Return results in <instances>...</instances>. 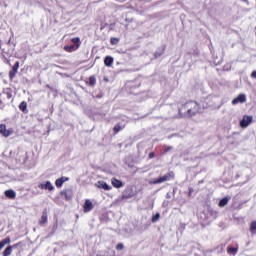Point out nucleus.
<instances>
[{
    "label": "nucleus",
    "mask_w": 256,
    "mask_h": 256,
    "mask_svg": "<svg viewBox=\"0 0 256 256\" xmlns=\"http://www.w3.org/2000/svg\"><path fill=\"white\" fill-rule=\"evenodd\" d=\"M199 114H201V104L195 100H187L178 106L180 119H193Z\"/></svg>",
    "instance_id": "f257e3e1"
},
{
    "label": "nucleus",
    "mask_w": 256,
    "mask_h": 256,
    "mask_svg": "<svg viewBox=\"0 0 256 256\" xmlns=\"http://www.w3.org/2000/svg\"><path fill=\"white\" fill-rule=\"evenodd\" d=\"M70 41L72 45H66L63 48L66 51V53H73L74 51H77L79 47H81V38L74 37V38H71Z\"/></svg>",
    "instance_id": "f03ea898"
},
{
    "label": "nucleus",
    "mask_w": 256,
    "mask_h": 256,
    "mask_svg": "<svg viewBox=\"0 0 256 256\" xmlns=\"http://www.w3.org/2000/svg\"><path fill=\"white\" fill-rule=\"evenodd\" d=\"M175 179V172L169 171L164 176H160L152 181L153 185H159L160 183H165Z\"/></svg>",
    "instance_id": "7ed1b4c3"
},
{
    "label": "nucleus",
    "mask_w": 256,
    "mask_h": 256,
    "mask_svg": "<svg viewBox=\"0 0 256 256\" xmlns=\"http://www.w3.org/2000/svg\"><path fill=\"white\" fill-rule=\"evenodd\" d=\"M14 133L15 130H13V128L7 129L5 124H0V135H2V137H11Z\"/></svg>",
    "instance_id": "20e7f679"
},
{
    "label": "nucleus",
    "mask_w": 256,
    "mask_h": 256,
    "mask_svg": "<svg viewBox=\"0 0 256 256\" xmlns=\"http://www.w3.org/2000/svg\"><path fill=\"white\" fill-rule=\"evenodd\" d=\"M251 123H253V116H243L242 120L240 121V127H242V129H247V127H249V125H251Z\"/></svg>",
    "instance_id": "39448f33"
},
{
    "label": "nucleus",
    "mask_w": 256,
    "mask_h": 256,
    "mask_svg": "<svg viewBox=\"0 0 256 256\" xmlns=\"http://www.w3.org/2000/svg\"><path fill=\"white\" fill-rule=\"evenodd\" d=\"M38 187L45 191H55V186L50 181L43 182Z\"/></svg>",
    "instance_id": "423d86ee"
},
{
    "label": "nucleus",
    "mask_w": 256,
    "mask_h": 256,
    "mask_svg": "<svg viewBox=\"0 0 256 256\" xmlns=\"http://www.w3.org/2000/svg\"><path fill=\"white\" fill-rule=\"evenodd\" d=\"M133 197H135V192L133 191V188H126L122 194V199H131Z\"/></svg>",
    "instance_id": "0eeeda50"
},
{
    "label": "nucleus",
    "mask_w": 256,
    "mask_h": 256,
    "mask_svg": "<svg viewBox=\"0 0 256 256\" xmlns=\"http://www.w3.org/2000/svg\"><path fill=\"white\" fill-rule=\"evenodd\" d=\"M19 71V61H17L12 69L9 71V79H11V81H13V79H15V75H17V72Z\"/></svg>",
    "instance_id": "6e6552de"
},
{
    "label": "nucleus",
    "mask_w": 256,
    "mask_h": 256,
    "mask_svg": "<svg viewBox=\"0 0 256 256\" xmlns=\"http://www.w3.org/2000/svg\"><path fill=\"white\" fill-rule=\"evenodd\" d=\"M247 101V96L245 94H239L236 98L232 100V105H239V103H245Z\"/></svg>",
    "instance_id": "1a4fd4ad"
},
{
    "label": "nucleus",
    "mask_w": 256,
    "mask_h": 256,
    "mask_svg": "<svg viewBox=\"0 0 256 256\" xmlns=\"http://www.w3.org/2000/svg\"><path fill=\"white\" fill-rule=\"evenodd\" d=\"M60 195L66 199V201H71L73 199V190L67 189L61 191Z\"/></svg>",
    "instance_id": "9d476101"
},
{
    "label": "nucleus",
    "mask_w": 256,
    "mask_h": 256,
    "mask_svg": "<svg viewBox=\"0 0 256 256\" xmlns=\"http://www.w3.org/2000/svg\"><path fill=\"white\" fill-rule=\"evenodd\" d=\"M83 211L84 213H89V211H93V202H91V200H85V203L83 205Z\"/></svg>",
    "instance_id": "9b49d317"
},
{
    "label": "nucleus",
    "mask_w": 256,
    "mask_h": 256,
    "mask_svg": "<svg viewBox=\"0 0 256 256\" xmlns=\"http://www.w3.org/2000/svg\"><path fill=\"white\" fill-rule=\"evenodd\" d=\"M96 185L98 189H104V191H111V186L105 181H98V184Z\"/></svg>",
    "instance_id": "f8f14e48"
},
{
    "label": "nucleus",
    "mask_w": 256,
    "mask_h": 256,
    "mask_svg": "<svg viewBox=\"0 0 256 256\" xmlns=\"http://www.w3.org/2000/svg\"><path fill=\"white\" fill-rule=\"evenodd\" d=\"M65 181H69V178L67 177H61L56 179L55 181V185L58 189H61V187H63V183H65Z\"/></svg>",
    "instance_id": "ddd939ff"
},
{
    "label": "nucleus",
    "mask_w": 256,
    "mask_h": 256,
    "mask_svg": "<svg viewBox=\"0 0 256 256\" xmlns=\"http://www.w3.org/2000/svg\"><path fill=\"white\" fill-rule=\"evenodd\" d=\"M111 183H112L113 187H115L116 189H121V187H123V181H121L117 178H112Z\"/></svg>",
    "instance_id": "4468645a"
},
{
    "label": "nucleus",
    "mask_w": 256,
    "mask_h": 256,
    "mask_svg": "<svg viewBox=\"0 0 256 256\" xmlns=\"http://www.w3.org/2000/svg\"><path fill=\"white\" fill-rule=\"evenodd\" d=\"M237 253H239V245H236V247H232V246L227 247L228 255H236Z\"/></svg>",
    "instance_id": "2eb2a0df"
},
{
    "label": "nucleus",
    "mask_w": 256,
    "mask_h": 256,
    "mask_svg": "<svg viewBox=\"0 0 256 256\" xmlns=\"http://www.w3.org/2000/svg\"><path fill=\"white\" fill-rule=\"evenodd\" d=\"M47 221H48L47 210H44L42 212V216H41V219L39 221V224L40 225H46Z\"/></svg>",
    "instance_id": "dca6fc26"
},
{
    "label": "nucleus",
    "mask_w": 256,
    "mask_h": 256,
    "mask_svg": "<svg viewBox=\"0 0 256 256\" xmlns=\"http://www.w3.org/2000/svg\"><path fill=\"white\" fill-rule=\"evenodd\" d=\"M4 195L8 198V199H15V197H17V194L13 191V190H6L4 192Z\"/></svg>",
    "instance_id": "f3484780"
},
{
    "label": "nucleus",
    "mask_w": 256,
    "mask_h": 256,
    "mask_svg": "<svg viewBox=\"0 0 256 256\" xmlns=\"http://www.w3.org/2000/svg\"><path fill=\"white\" fill-rule=\"evenodd\" d=\"M230 200H231V197L222 198L218 203V207H225L229 203Z\"/></svg>",
    "instance_id": "a211bd4d"
},
{
    "label": "nucleus",
    "mask_w": 256,
    "mask_h": 256,
    "mask_svg": "<svg viewBox=\"0 0 256 256\" xmlns=\"http://www.w3.org/2000/svg\"><path fill=\"white\" fill-rule=\"evenodd\" d=\"M86 85H89L90 87H95V85H97V78L95 76H90L89 81L86 82Z\"/></svg>",
    "instance_id": "6ab92c4d"
},
{
    "label": "nucleus",
    "mask_w": 256,
    "mask_h": 256,
    "mask_svg": "<svg viewBox=\"0 0 256 256\" xmlns=\"http://www.w3.org/2000/svg\"><path fill=\"white\" fill-rule=\"evenodd\" d=\"M98 256H117L115 250L108 248L103 255L98 254Z\"/></svg>",
    "instance_id": "aec40b11"
},
{
    "label": "nucleus",
    "mask_w": 256,
    "mask_h": 256,
    "mask_svg": "<svg viewBox=\"0 0 256 256\" xmlns=\"http://www.w3.org/2000/svg\"><path fill=\"white\" fill-rule=\"evenodd\" d=\"M11 243V237H6L2 241H0V251L5 247V245H9Z\"/></svg>",
    "instance_id": "412c9836"
},
{
    "label": "nucleus",
    "mask_w": 256,
    "mask_h": 256,
    "mask_svg": "<svg viewBox=\"0 0 256 256\" xmlns=\"http://www.w3.org/2000/svg\"><path fill=\"white\" fill-rule=\"evenodd\" d=\"M104 65H106V67H111V65H113V57L106 56L104 59Z\"/></svg>",
    "instance_id": "4be33fe9"
},
{
    "label": "nucleus",
    "mask_w": 256,
    "mask_h": 256,
    "mask_svg": "<svg viewBox=\"0 0 256 256\" xmlns=\"http://www.w3.org/2000/svg\"><path fill=\"white\" fill-rule=\"evenodd\" d=\"M13 253V247L7 246L5 250L3 251V256H10Z\"/></svg>",
    "instance_id": "5701e85b"
},
{
    "label": "nucleus",
    "mask_w": 256,
    "mask_h": 256,
    "mask_svg": "<svg viewBox=\"0 0 256 256\" xmlns=\"http://www.w3.org/2000/svg\"><path fill=\"white\" fill-rule=\"evenodd\" d=\"M18 107L22 113H27V103L25 101H22Z\"/></svg>",
    "instance_id": "b1692460"
},
{
    "label": "nucleus",
    "mask_w": 256,
    "mask_h": 256,
    "mask_svg": "<svg viewBox=\"0 0 256 256\" xmlns=\"http://www.w3.org/2000/svg\"><path fill=\"white\" fill-rule=\"evenodd\" d=\"M250 232L252 235H256V220L250 223Z\"/></svg>",
    "instance_id": "393cba45"
},
{
    "label": "nucleus",
    "mask_w": 256,
    "mask_h": 256,
    "mask_svg": "<svg viewBox=\"0 0 256 256\" xmlns=\"http://www.w3.org/2000/svg\"><path fill=\"white\" fill-rule=\"evenodd\" d=\"M123 127L121 126L120 123L116 124L113 128L114 131V135H117V133H119V131H122Z\"/></svg>",
    "instance_id": "a878e982"
},
{
    "label": "nucleus",
    "mask_w": 256,
    "mask_h": 256,
    "mask_svg": "<svg viewBox=\"0 0 256 256\" xmlns=\"http://www.w3.org/2000/svg\"><path fill=\"white\" fill-rule=\"evenodd\" d=\"M161 219V214H159V212H157L155 215L152 216L151 221L152 223H157V221Z\"/></svg>",
    "instance_id": "bb28decb"
},
{
    "label": "nucleus",
    "mask_w": 256,
    "mask_h": 256,
    "mask_svg": "<svg viewBox=\"0 0 256 256\" xmlns=\"http://www.w3.org/2000/svg\"><path fill=\"white\" fill-rule=\"evenodd\" d=\"M3 93H4V95L7 96V99H11V97H13V94L11 93V89H9V88L4 90Z\"/></svg>",
    "instance_id": "cd10ccee"
},
{
    "label": "nucleus",
    "mask_w": 256,
    "mask_h": 256,
    "mask_svg": "<svg viewBox=\"0 0 256 256\" xmlns=\"http://www.w3.org/2000/svg\"><path fill=\"white\" fill-rule=\"evenodd\" d=\"M110 43L111 45H117L119 43V38L112 37Z\"/></svg>",
    "instance_id": "c85d7f7f"
},
{
    "label": "nucleus",
    "mask_w": 256,
    "mask_h": 256,
    "mask_svg": "<svg viewBox=\"0 0 256 256\" xmlns=\"http://www.w3.org/2000/svg\"><path fill=\"white\" fill-rule=\"evenodd\" d=\"M125 249V246L123 245V243H118L116 245V250L117 251H123Z\"/></svg>",
    "instance_id": "c756f323"
},
{
    "label": "nucleus",
    "mask_w": 256,
    "mask_h": 256,
    "mask_svg": "<svg viewBox=\"0 0 256 256\" xmlns=\"http://www.w3.org/2000/svg\"><path fill=\"white\" fill-rule=\"evenodd\" d=\"M169 151H173V146H164V153H169Z\"/></svg>",
    "instance_id": "7c9ffc66"
},
{
    "label": "nucleus",
    "mask_w": 256,
    "mask_h": 256,
    "mask_svg": "<svg viewBox=\"0 0 256 256\" xmlns=\"http://www.w3.org/2000/svg\"><path fill=\"white\" fill-rule=\"evenodd\" d=\"M9 247H12V249H17V247H21V242L13 244L12 246H9Z\"/></svg>",
    "instance_id": "2f4dec72"
},
{
    "label": "nucleus",
    "mask_w": 256,
    "mask_h": 256,
    "mask_svg": "<svg viewBox=\"0 0 256 256\" xmlns=\"http://www.w3.org/2000/svg\"><path fill=\"white\" fill-rule=\"evenodd\" d=\"M148 157H149V159H154L155 158V152H150Z\"/></svg>",
    "instance_id": "473e14b6"
},
{
    "label": "nucleus",
    "mask_w": 256,
    "mask_h": 256,
    "mask_svg": "<svg viewBox=\"0 0 256 256\" xmlns=\"http://www.w3.org/2000/svg\"><path fill=\"white\" fill-rule=\"evenodd\" d=\"M250 77L252 79H256V70H254L251 74H250Z\"/></svg>",
    "instance_id": "72a5a7b5"
},
{
    "label": "nucleus",
    "mask_w": 256,
    "mask_h": 256,
    "mask_svg": "<svg viewBox=\"0 0 256 256\" xmlns=\"http://www.w3.org/2000/svg\"><path fill=\"white\" fill-rule=\"evenodd\" d=\"M0 105H3V101L0 100Z\"/></svg>",
    "instance_id": "f704fd0d"
}]
</instances>
